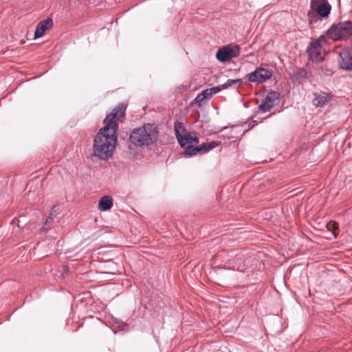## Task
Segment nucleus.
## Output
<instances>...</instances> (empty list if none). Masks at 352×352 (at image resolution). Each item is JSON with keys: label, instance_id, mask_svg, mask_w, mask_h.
<instances>
[{"label": "nucleus", "instance_id": "obj_1", "mask_svg": "<svg viewBox=\"0 0 352 352\" xmlns=\"http://www.w3.org/2000/svg\"><path fill=\"white\" fill-rule=\"evenodd\" d=\"M124 116L125 107L119 105L104 118V126L100 129L94 140V152L99 159L107 160L113 155L117 143L118 121Z\"/></svg>", "mask_w": 352, "mask_h": 352}, {"label": "nucleus", "instance_id": "obj_2", "mask_svg": "<svg viewBox=\"0 0 352 352\" xmlns=\"http://www.w3.org/2000/svg\"><path fill=\"white\" fill-rule=\"evenodd\" d=\"M158 138V129L153 124H144L134 129L131 133L129 141L136 147L148 146L153 144Z\"/></svg>", "mask_w": 352, "mask_h": 352}, {"label": "nucleus", "instance_id": "obj_3", "mask_svg": "<svg viewBox=\"0 0 352 352\" xmlns=\"http://www.w3.org/2000/svg\"><path fill=\"white\" fill-rule=\"evenodd\" d=\"M327 36L338 41L352 35V21H346L331 25L327 31Z\"/></svg>", "mask_w": 352, "mask_h": 352}, {"label": "nucleus", "instance_id": "obj_4", "mask_svg": "<svg viewBox=\"0 0 352 352\" xmlns=\"http://www.w3.org/2000/svg\"><path fill=\"white\" fill-rule=\"evenodd\" d=\"M279 100V94L274 91H271L267 94L261 104L258 106V111L262 113L268 112L274 107L278 104Z\"/></svg>", "mask_w": 352, "mask_h": 352}, {"label": "nucleus", "instance_id": "obj_5", "mask_svg": "<svg viewBox=\"0 0 352 352\" xmlns=\"http://www.w3.org/2000/svg\"><path fill=\"white\" fill-rule=\"evenodd\" d=\"M240 47L235 45L233 47H223L218 50L216 57L221 63L230 60L232 58L239 56Z\"/></svg>", "mask_w": 352, "mask_h": 352}, {"label": "nucleus", "instance_id": "obj_6", "mask_svg": "<svg viewBox=\"0 0 352 352\" xmlns=\"http://www.w3.org/2000/svg\"><path fill=\"white\" fill-rule=\"evenodd\" d=\"M272 76V71L263 67H257L254 72L248 75V80L250 82L261 84Z\"/></svg>", "mask_w": 352, "mask_h": 352}, {"label": "nucleus", "instance_id": "obj_7", "mask_svg": "<svg viewBox=\"0 0 352 352\" xmlns=\"http://www.w3.org/2000/svg\"><path fill=\"white\" fill-rule=\"evenodd\" d=\"M339 67L345 71H352V49L347 48L342 50L339 53Z\"/></svg>", "mask_w": 352, "mask_h": 352}, {"label": "nucleus", "instance_id": "obj_8", "mask_svg": "<svg viewBox=\"0 0 352 352\" xmlns=\"http://www.w3.org/2000/svg\"><path fill=\"white\" fill-rule=\"evenodd\" d=\"M318 41L311 42L307 47V53L309 59L315 61L320 62L323 60V55L321 53V46H318Z\"/></svg>", "mask_w": 352, "mask_h": 352}, {"label": "nucleus", "instance_id": "obj_9", "mask_svg": "<svg viewBox=\"0 0 352 352\" xmlns=\"http://www.w3.org/2000/svg\"><path fill=\"white\" fill-rule=\"evenodd\" d=\"M175 135L177 141L182 147H184L186 145H191L192 143L195 142L197 144L199 139L197 137H192L190 134L182 135L179 133V129L177 126H175Z\"/></svg>", "mask_w": 352, "mask_h": 352}, {"label": "nucleus", "instance_id": "obj_10", "mask_svg": "<svg viewBox=\"0 0 352 352\" xmlns=\"http://www.w3.org/2000/svg\"><path fill=\"white\" fill-rule=\"evenodd\" d=\"M54 24L53 20L51 18H47L45 20L40 21L36 25L34 32V38H38L43 36L47 30L52 28Z\"/></svg>", "mask_w": 352, "mask_h": 352}, {"label": "nucleus", "instance_id": "obj_11", "mask_svg": "<svg viewBox=\"0 0 352 352\" xmlns=\"http://www.w3.org/2000/svg\"><path fill=\"white\" fill-rule=\"evenodd\" d=\"M331 96L325 92H320L314 94L313 104L317 107H323L330 100Z\"/></svg>", "mask_w": 352, "mask_h": 352}, {"label": "nucleus", "instance_id": "obj_12", "mask_svg": "<svg viewBox=\"0 0 352 352\" xmlns=\"http://www.w3.org/2000/svg\"><path fill=\"white\" fill-rule=\"evenodd\" d=\"M327 1V0H311L310 8L311 10L307 12V17L309 19V24L317 22L318 19L314 11L316 10V8H318V6L326 3Z\"/></svg>", "mask_w": 352, "mask_h": 352}, {"label": "nucleus", "instance_id": "obj_13", "mask_svg": "<svg viewBox=\"0 0 352 352\" xmlns=\"http://www.w3.org/2000/svg\"><path fill=\"white\" fill-rule=\"evenodd\" d=\"M331 10V6L327 1L326 3L320 5L316 8V10H315L316 12V15H318L320 18H327L330 14Z\"/></svg>", "mask_w": 352, "mask_h": 352}, {"label": "nucleus", "instance_id": "obj_14", "mask_svg": "<svg viewBox=\"0 0 352 352\" xmlns=\"http://www.w3.org/2000/svg\"><path fill=\"white\" fill-rule=\"evenodd\" d=\"M113 206L112 199L109 196L102 197L98 204V209L100 211H107Z\"/></svg>", "mask_w": 352, "mask_h": 352}, {"label": "nucleus", "instance_id": "obj_15", "mask_svg": "<svg viewBox=\"0 0 352 352\" xmlns=\"http://www.w3.org/2000/svg\"><path fill=\"white\" fill-rule=\"evenodd\" d=\"M242 85L241 79H228L225 83L221 85V88L226 89L229 87L238 89Z\"/></svg>", "mask_w": 352, "mask_h": 352}, {"label": "nucleus", "instance_id": "obj_16", "mask_svg": "<svg viewBox=\"0 0 352 352\" xmlns=\"http://www.w3.org/2000/svg\"><path fill=\"white\" fill-rule=\"evenodd\" d=\"M187 147L184 151V155L186 157H192L193 155H197L199 153H202V150H204V147L200 146H193L192 145H186Z\"/></svg>", "mask_w": 352, "mask_h": 352}, {"label": "nucleus", "instance_id": "obj_17", "mask_svg": "<svg viewBox=\"0 0 352 352\" xmlns=\"http://www.w3.org/2000/svg\"><path fill=\"white\" fill-rule=\"evenodd\" d=\"M212 97V96L209 91V89H207L202 91L200 94H199L197 96L195 100L197 102H201L205 99H210Z\"/></svg>", "mask_w": 352, "mask_h": 352}, {"label": "nucleus", "instance_id": "obj_18", "mask_svg": "<svg viewBox=\"0 0 352 352\" xmlns=\"http://www.w3.org/2000/svg\"><path fill=\"white\" fill-rule=\"evenodd\" d=\"M219 143L215 141H212L209 143H205L201 145V147H204L205 149L202 150V153H206L210 150L219 146Z\"/></svg>", "mask_w": 352, "mask_h": 352}, {"label": "nucleus", "instance_id": "obj_19", "mask_svg": "<svg viewBox=\"0 0 352 352\" xmlns=\"http://www.w3.org/2000/svg\"><path fill=\"white\" fill-rule=\"evenodd\" d=\"M327 227L329 230L332 231L333 234L336 235V230L338 229V224L336 221H329Z\"/></svg>", "mask_w": 352, "mask_h": 352}, {"label": "nucleus", "instance_id": "obj_20", "mask_svg": "<svg viewBox=\"0 0 352 352\" xmlns=\"http://www.w3.org/2000/svg\"><path fill=\"white\" fill-rule=\"evenodd\" d=\"M223 89H221V85L220 86H217V87H213L212 88H210L209 89V91L212 95V96L217 93H219V91H221V90H223Z\"/></svg>", "mask_w": 352, "mask_h": 352}, {"label": "nucleus", "instance_id": "obj_21", "mask_svg": "<svg viewBox=\"0 0 352 352\" xmlns=\"http://www.w3.org/2000/svg\"><path fill=\"white\" fill-rule=\"evenodd\" d=\"M315 41H318V46H321V42L325 41V37L323 35H322Z\"/></svg>", "mask_w": 352, "mask_h": 352}, {"label": "nucleus", "instance_id": "obj_22", "mask_svg": "<svg viewBox=\"0 0 352 352\" xmlns=\"http://www.w3.org/2000/svg\"><path fill=\"white\" fill-rule=\"evenodd\" d=\"M52 221V215L49 216L45 221V225L50 223Z\"/></svg>", "mask_w": 352, "mask_h": 352}]
</instances>
